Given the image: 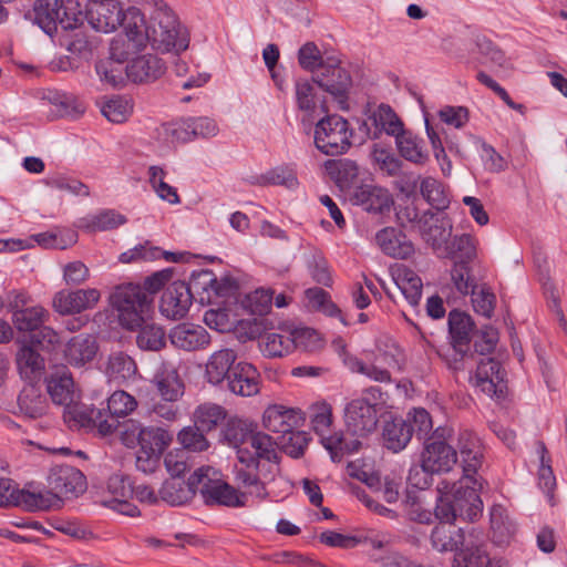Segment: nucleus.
<instances>
[{"instance_id": "nucleus-29", "label": "nucleus", "mask_w": 567, "mask_h": 567, "mask_svg": "<svg viewBox=\"0 0 567 567\" xmlns=\"http://www.w3.org/2000/svg\"><path fill=\"white\" fill-rule=\"evenodd\" d=\"M369 121L373 126L371 137L374 140L380 138L382 134L396 137L404 130L403 122L388 104L382 103L374 109L369 116Z\"/></svg>"}, {"instance_id": "nucleus-11", "label": "nucleus", "mask_w": 567, "mask_h": 567, "mask_svg": "<svg viewBox=\"0 0 567 567\" xmlns=\"http://www.w3.org/2000/svg\"><path fill=\"white\" fill-rule=\"evenodd\" d=\"M48 484L50 491L40 492L41 494H51L59 499L61 506V497L78 496L85 492L86 480L83 473L74 466L61 464L51 468L48 476Z\"/></svg>"}, {"instance_id": "nucleus-32", "label": "nucleus", "mask_w": 567, "mask_h": 567, "mask_svg": "<svg viewBox=\"0 0 567 567\" xmlns=\"http://www.w3.org/2000/svg\"><path fill=\"white\" fill-rule=\"evenodd\" d=\"M430 540L433 549L440 553L455 551L465 544V536L461 528L452 524H439L433 528Z\"/></svg>"}, {"instance_id": "nucleus-41", "label": "nucleus", "mask_w": 567, "mask_h": 567, "mask_svg": "<svg viewBox=\"0 0 567 567\" xmlns=\"http://www.w3.org/2000/svg\"><path fill=\"white\" fill-rule=\"evenodd\" d=\"M432 220H434V224L422 225L420 231L424 240L436 250L449 245L447 241L452 234V221L447 216H434Z\"/></svg>"}, {"instance_id": "nucleus-38", "label": "nucleus", "mask_w": 567, "mask_h": 567, "mask_svg": "<svg viewBox=\"0 0 567 567\" xmlns=\"http://www.w3.org/2000/svg\"><path fill=\"white\" fill-rule=\"evenodd\" d=\"M303 260L311 278L326 287L332 285L330 268L322 251L313 246H308L303 252Z\"/></svg>"}, {"instance_id": "nucleus-21", "label": "nucleus", "mask_w": 567, "mask_h": 567, "mask_svg": "<svg viewBox=\"0 0 567 567\" xmlns=\"http://www.w3.org/2000/svg\"><path fill=\"white\" fill-rule=\"evenodd\" d=\"M99 351V344L92 334L80 333L71 338L65 344L64 359L75 368L85 367L92 362Z\"/></svg>"}, {"instance_id": "nucleus-50", "label": "nucleus", "mask_w": 567, "mask_h": 567, "mask_svg": "<svg viewBox=\"0 0 567 567\" xmlns=\"http://www.w3.org/2000/svg\"><path fill=\"white\" fill-rule=\"evenodd\" d=\"M476 48L481 55V63L495 70H509L511 64L504 52L485 37L476 38Z\"/></svg>"}, {"instance_id": "nucleus-57", "label": "nucleus", "mask_w": 567, "mask_h": 567, "mask_svg": "<svg viewBox=\"0 0 567 567\" xmlns=\"http://www.w3.org/2000/svg\"><path fill=\"white\" fill-rule=\"evenodd\" d=\"M439 354L445 361L449 369L453 371L465 370L467 361L472 358V354L470 353V347L460 346L455 342H450V344L442 349Z\"/></svg>"}, {"instance_id": "nucleus-63", "label": "nucleus", "mask_w": 567, "mask_h": 567, "mask_svg": "<svg viewBox=\"0 0 567 567\" xmlns=\"http://www.w3.org/2000/svg\"><path fill=\"white\" fill-rule=\"evenodd\" d=\"M298 62L303 70L310 72L317 69L322 71L328 65L323 62L321 52L315 42H307L299 49Z\"/></svg>"}, {"instance_id": "nucleus-52", "label": "nucleus", "mask_w": 567, "mask_h": 567, "mask_svg": "<svg viewBox=\"0 0 567 567\" xmlns=\"http://www.w3.org/2000/svg\"><path fill=\"white\" fill-rule=\"evenodd\" d=\"M328 174L336 179L339 186L347 187L358 177L359 167L355 162L342 159H328L324 163Z\"/></svg>"}, {"instance_id": "nucleus-22", "label": "nucleus", "mask_w": 567, "mask_h": 567, "mask_svg": "<svg viewBox=\"0 0 567 567\" xmlns=\"http://www.w3.org/2000/svg\"><path fill=\"white\" fill-rule=\"evenodd\" d=\"M199 468H197L186 483L174 478L165 481L159 489V496L172 506L183 505L189 502L196 492H199Z\"/></svg>"}, {"instance_id": "nucleus-61", "label": "nucleus", "mask_w": 567, "mask_h": 567, "mask_svg": "<svg viewBox=\"0 0 567 567\" xmlns=\"http://www.w3.org/2000/svg\"><path fill=\"white\" fill-rule=\"evenodd\" d=\"M309 442L308 435L302 431L290 430L281 434L278 446L288 455L299 457L303 454Z\"/></svg>"}, {"instance_id": "nucleus-20", "label": "nucleus", "mask_w": 567, "mask_h": 567, "mask_svg": "<svg viewBox=\"0 0 567 567\" xmlns=\"http://www.w3.org/2000/svg\"><path fill=\"white\" fill-rule=\"evenodd\" d=\"M224 382L226 389L236 395L251 396L259 392V373L247 362H238Z\"/></svg>"}, {"instance_id": "nucleus-4", "label": "nucleus", "mask_w": 567, "mask_h": 567, "mask_svg": "<svg viewBox=\"0 0 567 567\" xmlns=\"http://www.w3.org/2000/svg\"><path fill=\"white\" fill-rule=\"evenodd\" d=\"M354 128L348 120L338 114L322 117L315 126L316 147L329 156L347 153L352 146Z\"/></svg>"}, {"instance_id": "nucleus-33", "label": "nucleus", "mask_w": 567, "mask_h": 567, "mask_svg": "<svg viewBox=\"0 0 567 567\" xmlns=\"http://www.w3.org/2000/svg\"><path fill=\"white\" fill-rule=\"evenodd\" d=\"M18 408L23 416L39 419L45 415L48 403L40 389L29 384L22 389L18 396Z\"/></svg>"}, {"instance_id": "nucleus-13", "label": "nucleus", "mask_w": 567, "mask_h": 567, "mask_svg": "<svg viewBox=\"0 0 567 567\" xmlns=\"http://www.w3.org/2000/svg\"><path fill=\"white\" fill-rule=\"evenodd\" d=\"M473 382L475 386L491 398H503L507 389L505 371L499 361L493 358L480 361Z\"/></svg>"}, {"instance_id": "nucleus-16", "label": "nucleus", "mask_w": 567, "mask_h": 567, "mask_svg": "<svg viewBox=\"0 0 567 567\" xmlns=\"http://www.w3.org/2000/svg\"><path fill=\"white\" fill-rule=\"evenodd\" d=\"M193 301V296L186 282H172L161 298L159 310L168 319L177 320L186 316Z\"/></svg>"}, {"instance_id": "nucleus-6", "label": "nucleus", "mask_w": 567, "mask_h": 567, "mask_svg": "<svg viewBox=\"0 0 567 567\" xmlns=\"http://www.w3.org/2000/svg\"><path fill=\"white\" fill-rule=\"evenodd\" d=\"M199 493L207 505L244 507L247 503L245 493L220 478V474L210 466L199 467Z\"/></svg>"}, {"instance_id": "nucleus-37", "label": "nucleus", "mask_w": 567, "mask_h": 567, "mask_svg": "<svg viewBox=\"0 0 567 567\" xmlns=\"http://www.w3.org/2000/svg\"><path fill=\"white\" fill-rule=\"evenodd\" d=\"M412 437V425L403 419H393L385 422L383 440L386 449L399 452L403 450Z\"/></svg>"}, {"instance_id": "nucleus-17", "label": "nucleus", "mask_w": 567, "mask_h": 567, "mask_svg": "<svg viewBox=\"0 0 567 567\" xmlns=\"http://www.w3.org/2000/svg\"><path fill=\"white\" fill-rule=\"evenodd\" d=\"M353 205L361 206L364 210L382 214L390 210L393 205L391 194L383 187L373 184H362L353 188L350 194Z\"/></svg>"}, {"instance_id": "nucleus-59", "label": "nucleus", "mask_w": 567, "mask_h": 567, "mask_svg": "<svg viewBox=\"0 0 567 567\" xmlns=\"http://www.w3.org/2000/svg\"><path fill=\"white\" fill-rule=\"evenodd\" d=\"M206 431H203L194 423V426L184 427L177 435L179 444L193 452L206 451L209 446L208 440L205 437Z\"/></svg>"}, {"instance_id": "nucleus-15", "label": "nucleus", "mask_w": 567, "mask_h": 567, "mask_svg": "<svg viewBox=\"0 0 567 567\" xmlns=\"http://www.w3.org/2000/svg\"><path fill=\"white\" fill-rule=\"evenodd\" d=\"M394 289L384 287L385 293L393 301H398V295L408 301L409 305L415 307L422 297L423 284L421 278L410 268L405 266L398 267L392 272Z\"/></svg>"}, {"instance_id": "nucleus-55", "label": "nucleus", "mask_w": 567, "mask_h": 567, "mask_svg": "<svg viewBox=\"0 0 567 567\" xmlns=\"http://www.w3.org/2000/svg\"><path fill=\"white\" fill-rule=\"evenodd\" d=\"M188 121L181 120L173 123H164L157 130V138L168 145L192 141Z\"/></svg>"}, {"instance_id": "nucleus-40", "label": "nucleus", "mask_w": 567, "mask_h": 567, "mask_svg": "<svg viewBox=\"0 0 567 567\" xmlns=\"http://www.w3.org/2000/svg\"><path fill=\"white\" fill-rule=\"evenodd\" d=\"M475 324L471 316L458 310L449 313V333L451 342L470 347Z\"/></svg>"}, {"instance_id": "nucleus-49", "label": "nucleus", "mask_w": 567, "mask_h": 567, "mask_svg": "<svg viewBox=\"0 0 567 567\" xmlns=\"http://www.w3.org/2000/svg\"><path fill=\"white\" fill-rule=\"evenodd\" d=\"M420 194L429 205L437 210H444L450 205L444 185L432 176H425L420 181Z\"/></svg>"}, {"instance_id": "nucleus-27", "label": "nucleus", "mask_w": 567, "mask_h": 567, "mask_svg": "<svg viewBox=\"0 0 567 567\" xmlns=\"http://www.w3.org/2000/svg\"><path fill=\"white\" fill-rule=\"evenodd\" d=\"M377 245L388 256L405 259L413 251V245L406 236L394 227H385L375 235Z\"/></svg>"}, {"instance_id": "nucleus-24", "label": "nucleus", "mask_w": 567, "mask_h": 567, "mask_svg": "<svg viewBox=\"0 0 567 567\" xmlns=\"http://www.w3.org/2000/svg\"><path fill=\"white\" fill-rule=\"evenodd\" d=\"M166 71L161 58L144 54L135 58L126 65V75L135 83H147L157 80Z\"/></svg>"}, {"instance_id": "nucleus-9", "label": "nucleus", "mask_w": 567, "mask_h": 567, "mask_svg": "<svg viewBox=\"0 0 567 567\" xmlns=\"http://www.w3.org/2000/svg\"><path fill=\"white\" fill-rule=\"evenodd\" d=\"M278 444L271 436L266 433H250L243 442V446H238L237 458L240 465L248 468L258 470L260 462L279 463L277 452Z\"/></svg>"}, {"instance_id": "nucleus-43", "label": "nucleus", "mask_w": 567, "mask_h": 567, "mask_svg": "<svg viewBox=\"0 0 567 567\" xmlns=\"http://www.w3.org/2000/svg\"><path fill=\"white\" fill-rule=\"evenodd\" d=\"M262 353L269 358L284 357L295 349L291 331L265 333L259 342Z\"/></svg>"}, {"instance_id": "nucleus-28", "label": "nucleus", "mask_w": 567, "mask_h": 567, "mask_svg": "<svg viewBox=\"0 0 567 567\" xmlns=\"http://www.w3.org/2000/svg\"><path fill=\"white\" fill-rule=\"evenodd\" d=\"M237 353L233 349H220L210 354L206 362L205 374L209 383L218 385L230 374L236 363Z\"/></svg>"}, {"instance_id": "nucleus-42", "label": "nucleus", "mask_w": 567, "mask_h": 567, "mask_svg": "<svg viewBox=\"0 0 567 567\" xmlns=\"http://www.w3.org/2000/svg\"><path fill=\"white\" fill-rule=\"evenodd\" d=\"M153 384L164 401L175 402L183 394V383L174 369L158 371Z\"/></svg>"}, {"instance_id": "nucleus-46", "label": "nucleus", "mask_w": 567, "mask_h": 567, "mask_svg": "<svg viewBox=\"0 0 567 567\" xmlns=\"http://www.w3.org/2000/svg\"><path fill=\"white\" fill-rule=\"evenodd\" d=\"M476 239L468 234L455 236L445 247L446 256L454 262L470 264L476 258Z\"/></svg>"}, {"instance_id": "nucleus-56", "label": "nucleus", "mask_w": 567, "mask_h": 567, "mask_svg": "<svg viewBox=\"0 0 567 567\" xmlns=\"http://www.w3.org/2000/svg\"><path fill=\"white\" fill-rule=\"evenodd\" d=\"M125 217L114 210H103L83 219V227L87 231H104L123 225Z\"/></svg>"}, {"instance_id": "nucleus-51", "label": "nucleus", "mask_w": 567, "mask_h": 567, "mask_svg": "<svg viewBox=\"0 0 567 567\" xmlns=\"http://www.w3.org/2000/svg\"><path fill=\"white\" fill-rule=\"evenodd\" d=\"M136 336V343L140 349L147 351H159L166 346V334L161 326L155 323H142Z\"/></svg>"}, {"instance_id": "nucleus-39", "label": "nucleus", "mask_w": 567, "mask_h": 567, "mask_svg": "<svg viewBox=\"0 0 567 567\" xmlns=\"http://www.w3.org/2000/svg\"><path fill=\"white\" fill-rule=\"evenodd\" d=\"M491 530L494 543L507 544L514 536L516 527L502 505H494L489 513Z\"/></svg>"}, {"instance_id": "nucleus-7", "label": "nucleus", "mask_w": 567, "mask_h": 567, "mask_svg": "<svg viewBox=\"0 0 567 567\" xmlns=\"http://www.w3.org/2000/svg\"><path fill=\"white\" fill-rule=\"evenodd\" d=\"M150 40L159 50L176 52L185 51L188 48V38L181 30L176 16L171 9H159L152 16Z\"/></svg>"}, {"instance_id": "nucleus-31", "label": "nucleus", "mask_w": 567, "mask_h": 567, "mask_svg": "<svg viewBox=\"0 0 567 567\" xmlns=\"http://www.w3.org/2000/svg\"><path fill=\"white\" fill-rule=\"evenodd\" d=\"M47 390L52 401L63 406L79 398L74 389L73 378L65 370L55 372L48 379Z\"/></svg>"}, {"instance_id": "nucleus-3", "label": "nucleus", "mask_w": 567, "mask_h": 567, "mask_svg": "<svg viewBox=\"0 0 567 567\" xmlns=\"http://www.w3.org/2000/svg\"><path fill=\"white\" fill-rule=\"evenodd\" d=\"M310 419L313 431L320 436L321 444L330 453L333 462L341 460L361 447L358 439H348L342 433L327 435L332 424V408L326 402L316 403L310 408Z\"/></svg>"}, {"instance_id": "nucleus-10", "label": "nucleus", "mask_w": 567, "mask_h": 567, "mask_svg": "<svg viewBox=\"0 0 567 567\" xmlns=\"http://www.w3.org/2000/svg\"><path fill=\"white\" fill-rule=\"evenodd\" d=\"M375 403L365 398L351 400L344 408V423L349 439H358L372 433L378 425Z\"/></svg>"}, {"instance_id": "nucleus-18", "label": "nucleus", "mask_w": 567, "mask_h": 567, "mask_svg": "<svg viewBox=\"0 0 567 567\" xmlns=\"http://www.w3.org/2000/svg\"><path fill=\"white\" fill-rule=\"evenodd\" d=\"M319 87L333 95L339 103L343 104L347 100L352 80L348 71L338 65L332 60L317 76L313 79Z\"/></svg>"}, {"instance_id": "nucleus-35", "label": "nucleus", "mask_w": 567, "mask_h": 567, "mask_svg": "<svg viewBox=\"0 0 567 567\" xmlns=\"http://www.w3.org/2000/svg\"><path fill=\"white\" fill-rule=\"evenodd\" d=\"M120 25L135 48L143 47L151 35V28H146L144 17L136 8H130L122 13Z\"/></svg>"}, {"instance_id": "nucleus-34", "label": "nucleus", "mask_w": 567, "mask_h": 567, "mask_svg": "<svg viewBox=\"0 0 567 567\" xmlns=\"http://www.w3.org/2000/svg\"><path fill=\"white\" fill-rule=\"evenodd\" d=\"M361 543L368 547L367 556L373 563H384L386 555L392 554V546L395 542V536L389 532H371L364 537H360Z\"/></svg>"}, {"instance_id": "nucleus-19", "label": "nucleus", "mask_w": 567, "mask_h": 567, "mask_svg": "<svg viewBox=\"0 0 567 567\" xmlns=\"http://www.w3.org/2000/svg\"><path fill=\"white\" fill-rule=\"evenodd\" d=\"M168 339L175 348L184 351L204 350L210 344L207 330L193 323L177 324L169 331Z\"/></svg>"}, {"instance_id": "nucleus-36", "label": "nucleus", "mask_w": 567, "mask_h": 567, "mask_svg": "<svg viewBox=\"0 0 567 567\" xmlns=\"http://www.w3.org/2000/svg\"><path fill=\"white\" fill-rule=\"evenodd\" d=\"M227 416V410L214 402L199 404L193 414L194 423L206 432L216 430L226 421Z\"/></svg>"}, {"instance_id": "nucleus-23", "label": "nucleus", "mask_w": 567, "mask_h": 567, "mask_svg": "<svg viewBox=\"0 0 567 567\" xmlns=\"http://www.w3.org/2000/svg\"><path fill=\"white\" fill-rule=\"evenodd\" d=\"M122 11L113 1L92 0L87 10L90 24L99 32H112L121 24Z\"/></svg>"}, {"instance_id": "nucleus-48", "label": "nucleus", "mask_w": 567, "mask_h": 567, "mask_svg": "<svg viewBox=\"0 0 567 567\" xmlns=\"http://www.w3.org/2000/svg\"><path fill=\"white\" fill-rule=\"evenodd\" d=\"M137 373L135 361L123 352H114L110 355L106 374L114 381L124 382L133 379Z\"/></svg>"}, {"instance_id": "nucleus-44", "label": "nucleus", "mask_w": 567, "mask_h": 567, "mask_svg": "<svg viewBox=\"0 0 567 567\" xmlns=\"http://www.w3.org/2000/svg\"><path fill=\"white\" fill-rule=\"evenodd\" d=\"M395 142L400 155L406 161L415 164H424L429 159L423 142L411 132L403 130L402 133L395 137Z\"/></svg>"}, {"instance_id": "nucleus-14", "label": "nucleus", "mask_w": 567, "mask_h": 567, "mask_svg": "<svg viewBox=\"0 0 567 567\" xmlns=\"http://www.w3.org/2000/svg\"><path fill=\"white\" fill-rule=\"evenodd\" d=\"M101 293L95 288L61 290L53 298V308L61 315H73L92 309L99 302Z\"/></svg>"}, {"instance_id": "nucleus-2", "label": "nucleus", "mask_w": 567, "mask_h": 567, "mask_svg": "<svg viewBox=\"0 0 567 567\" xmlns=\"http://www.w3.org/2000/svg\"><path fill=\"white\" fill-rule=\"evenodd\" d=\"M35 21L49 35L74 30L83 23V13L75 0H37L34 4Z\"/></svg>"}, {"instance_id": "nucleus-8", "label": "nucleus", "mask_w": 567, "mask_h": 567, "mask_svg": "<svg viewBox=\"0 0 567 567\" xmlns=\"http://www.w3.org/2000/svg\"><path fill=\"white\" fill-rule=\"evenodd\" d=\"M59 505V499L51 494H41L24 488L9 477L0 480V507H22L29 512L49 511Z\"/></svg>"}, {"instance_id": "nucleus-47", "label": "nucleus", "mask_w": 567, "mask_h": 567, "mask_svg": "<svg viewBox=\"0 0 567 567\" xmlns=\"http://www.w3.org/2000/svg\"><path fill=\"white\" fill-rule=\"evenodd\" d=\"M134 102L128 96L114 95L101 105L102 114L112 123H124L133 114Z\"/></svg>"}, {"instance_id": "nucleus-54", "label": "nucleus", "mask_w": 567, "mask_h": 567, "mask_svg": "<svg viewBox=\"0 0 567 567\" xmlns=\"http://www.w3.org/2000/svg\"><path fill=\"white\" fill-rule=\"evenodd\" d=\"M47 316L44 308L33 306L25 309L16 310L12 313V322L19 331L38 330Z\"/></svg>"}, {"instance_id": "nucleus-30", "label": "nucleus", "mask_w": 567, "mask_h": 567, "mask_svg": "<svg viewBox=\"0 0 567 567\" xmlns=\"http://www.w3.org/2000/svg\"><path fill=\"white\" fill-rule=\"evenodd\" d=\"M458 517L474 522L482 515L483 502L471 486H460L451 494Z\"/></svg>"}, {"instance_id": "nucleus-1", "label": "nucleus", "mask_w": 567, "mask_h": 567, "mask_svg": "<svg viewBox=\"0 0 567 567\" xmlns=\"http://www.w3.org/2000/svg\"><path fill=\"white\" fill-rule=\"evenodd\" d=\"M111 300L118 312L121 326L127 330L137 329L152 316L153 297L138 285L117 287Z\"/></svg>"}, {"instance_id": "nucleus-58", "label": "nucleus", "mask_w": 567, "mask_h": 567, "mask_svg": "<svg viewBox=\"0 0 567 567\" xmlns=\"http://www.w3.org/2000/svg\"><path fill=\"white\" fill-rule=\"evenodd\" d=\"M17 364L20 373L28 379H31L33 373L40 372L44 368L42 357L28 346H23L17 353Z\"/></svg>"}, {"instance_id": "nucleus-62", "label": "nucleus", "mask_w": 567, "mask_h": 567, "mask_svg": "<svg viewBox=\"0 0 567 567\" xmlns=\"http://www.w3.org/2000/svg\"><path fill=\"white\" fill-rule=\"evenodd\" d=\"M137 406L134 396L125 391H115L107 400V410L112 416L122 417L132 413Z\"/></svg>"}, {"instance_id": "nucleus-60", "label": "nucleus", "mask_w": 567, "mask_h": 567, "mask_svg": "<svg viewBox=\"0 0 567 567\" xmlns=\"http://www.w3.org/2000/svg\"><path fill=\"white\" fill-rule=\"evenodd\" d=\"M260 184L295 188L298 185L297 173L291 166H277L260 176Z\"/></svg>"}, {"instance_id": "nucleus-64", "label": "nucleus", "mask_w": 567, "mask_h": 567, "mask_svg": "<svg viewBox=\"0 0 567 567\" xmlns=\"http://www.w3.org/2000/svg\"><path fill=\"white\" fill-rule=\"evenodd\" d=\"M297 106L303 112H313L317 105L313 85L307 80H297L295 84Z\"/></svg>"}, {"instance_id": "nucleus-26", "label": "nucleus", "mask_w": 567, "mask_h": 567, "mask_svg": "<svg viewBox=\"0 0 567 567\" xmlns=\"http://www.w3.org/2000/svg\"><path fill=\"white\" fill-rule=\"evenodd\" d=\"M300 412L280 404L269 405L262 414V425L274 433H287L299 425Z\"/></svg>"}, {"instance_id": "nucleus-45", "label": "nucleus", "mask_w": 567, "mask_h": 567, "mask_svg": "<svg viewBox=\"0 0 567 567\" xmlns=\"http://www.w3.org/2000/svg\"><path fill=\"white\" fill-rule=\"evenodd\" d=\"M96 409H91L81 403L79 398L64 406L63 419L68 426L72 430L91 429L94 421Z\"/></svg>"}, {"instance_id": "nucleus-5", "label": "nucleus", "mask_w": 567, "mask_h": 567, "mask_svg": "<svg viewBox=\"0 0 567 567\" xmlns=\"http://www.w3.org/2000/svg\"><path fill=\"white\" fill-rule=\"evenodd\" d=\"M121 441L130 449L140 446L144 453L163 454L172 443L173 434L162 426H143L135 420H127L121 425Z\"/></svg>"}, {"instance_id": "nucleus-12", "label": "nucleus", "mask_w": 567, "mask_h": 567, "mask_svg": "<svg viewBox=\"0 0 567 567\" xmlns=\"http://www.w3.org/2000/svg\"><path fill=\"white\" fill-rule=\"evenodd\" d=\"M435 435L430 437L424 445L421 463L431 473L449 472L457 462L456 451L445 441Z\"/></svg>"}, {"instance_id": "nucleus-53", "label": "nucleus", "mask_w": 567, "mask_h": 567, "mask_svg": "<svg viewBox=\"0 0 567 567\" xmlns=\"http://www.w3.org/2000/svg\"><path fill=\"white\" fill-rule=\"evenodd\" d=\"M54 113L60 117L79 118L86 110L85 104L75 95L69 93H55L51 97Z\"/></svg>"}, {"instance_id": "nucleus-25", "label": "nucleus", "mask_w": 567, "mask_h": 567, "mask_svg": "<svg viewBox=\"0 0 567 567\" xmlns=\"http://www.w3.org/2000/svg\"><path fill=\"white\" fill-rule=\"evenodd\" d=\"M458 451L464 475L471 478L483 463L481 440L471 431H463L458 436Z\"/></svg>"}]
</instances>
